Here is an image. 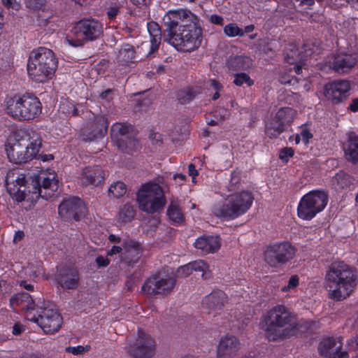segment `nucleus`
Wrapping results in <instances>:
<instances>
[{
	"label": "nucleus",
	"instance_id": "obj_1",
	"mask_svg": "<svg viewBox=\"0 0 358 358\" xmlns=\"http://www.w3.org/2000/svg\"><path fill=\"white\" fill-rule=\"evenodd\" d=\"M168 32V41L176 50L192 52L198 49L202 42V29L198 17L190 10H169L163 17Z\"/></svg>",
	"mask_w": 358,
	"mask_h": 358
},
{
	"label": "nucleus",
	"instance_id": "obj_2",
	"mask_svg": "<svg viewBox=\"0 0 358 358\" xmlns=\"http://www.w3.org/2000/svg\"><path fill=\"white\" fill-rule=\"evenodd\" d=\"M303 324L285 306L277 305L268 310L262 317L261 328L266 338L271 341L284 340L296 336Z\"/></svg>",
	"mask_w": 358,
	"mask_h": 358
},
{
	"label": "nucleus",
	"instance_id": "obj_3",
	"mask_svg": "<svg viewBox=\"0 0 358 358\" xmlns=\"http://www.w3.org/2000/svg\"><path fill=\"white\" fill-rule=\"evenodd\" d=\"M42 139L39 133L29 129L20 130L6 145L9 160L15 164L27 162L35 158L41 148Z\"/></svg>",
	"mask_w": 358,
	"mask_h": 358
},
{
	"label": "nucleus",
	"instance_id": "obj_4",
	"mask_svg": "<svg viewBox=\"0 0 358 358\" xmlns=\"http://www.w3.org/2000/svg\"><path fill=\"white\" fill-rule=\"evenodd\" d=\"M353 270L342 262L332 263L325 275L324 287L330 299L341 301L348 297L355 287Z\"/></svg>",
	"mask_w": 358,
	"mask_h": 358
},
{
	"label": "nucleus",
	"instance_id": "obj_5",
	"mask_svg": "<svg viewBox=\"0 0 358 358\" xmlns=\"http://www.w3.org/2000/svg\"><path fill=\"white\" fill-rule=\"evenodd\" d=\"M57 67V59L54 52L48 48L40 47L29 55L27 71L36 82L43 83L51 79Z\"/></svg>",
	"mask_w": 358,
	"mask_h": 358
},
{
	"label": "nucleus",
	"instance_id": "obj_6",
	"mask_svg": "<svg viewBox=\"0 0 358 358\" xmlns=\"http://www.w3.org/2000/svg\"><path fill=\"white\" fill-rule=\"evenodd\" d=\"M254 201V196L249 190H242L227 195L222 203L213 207V213L218 217L227 220H234L248 211Z\"/></svg>",
	"mask_w": 358,
	"mask_h": 358
},
{
	"label": "nucleus",
	"instance_id": "obj_7",
	"mask_svg": "<svg viewBox=\"0 0 358 358\" xmlns=\"http://www.w3.org/2000/svg\"><path fill=\"white\" fill-rule=\"evenodd\" d=\"M6 113L17 120H31L38 117L42 112L39 99L33 94L15 95L6 101Z\"/></svg>",
	"mask_w": 358,
	"mask_h": 358
},
{
	"label": "nucleus",
	"instance_id": "obj_8",
	"mask_svg": "<svg viewBox=\"0 0 358 358\" xmlns=\"http://www.w3.org/2000/svg\"><path fill=\"white\" fill-rule=\"evenodd\" d=\"M103 33V25L96 20L85 18L78 21L66 36L65 41L71 46L80 47L86 42L99 38Z\"/></svg>",
	"mask_w": 358,
	"mask_h": 358
},
{
	"label": "nucleus",
	"instance_id": "obj_9",
	"mask_svg": "<svg viewBox=\"0 0 358 358\" xmlns=\"http://www.w3.org/2000/svg\"><path fill=\"white\" fill-rule=\"evenodd\" d=\"M158 182L150 181L143 184L137 193L139 208L148 213H155L162 210L166 204V199Z\"/></svg>",
	"mask_w": 358,
	"mask_h": 358
},
{
	"label": "nucleus",
	"instance_id": "obj_10",
	"mask_svg": "<svg viewBox=\"0 0 358 358\" xmlns=\"http://www.w3.org/2000/svg\"><path fill=\"white\" fill-rule=\"evenodd\" d=\"M296 249L287 241L275 242L268 245L264 251L265 262L273 268H278L291 261Z\"/></svg>",
	"mask_w": 358,
	"mask_h": 358
},
{
	"label": "nucleus",
	"instance_id": "obj_11",
	"mask_svg": "<svg viewBox=\"0 0 358 358\" xmlns=\"http://www.w3.org/2000/svg\"><path fill=\"white\" fill-rule=\"evenodd\" d=\"M328 196L323 191H312L305 194L300 200L298 208V216L310 220L327 206Z\"/></svg>",
	"mask_w": 358,
	"mask_h": 358
},
{
	"label": "nucleus",
	"instance_id": "obj_12",
	"mask_svg": "<svg viewBox=\"0 0 358 358\" xmlns=\"http://www.w3.org/2000/svg\"><path fill=\"white\" fill-rule=\"evenodd\" d=\"M41 311L36 313V320L31 322H36L38 326L47 334L57 332L61 327L62 318L57 309L52 305L40 308Z\"/></svg>",
	"mask_w": 358,
	"mask_h": 358
},
{
	"label": "nucleus",
	"instance_id": "obj_13",
	"mask_svg": "<svg viewBox=\"0 0 358 358\" xmlns=\"http://www.w3.org/2000/svg\"><path fill=\"white\" fill-rule=\"evenodd\" d=\"M58 180L55 173H41L36 180H32V190H29L36 195L48 199L51 198L58 189Z\"/></svg>",
	"mask_w": 358,
	"mask_h": 358
},
{
	"label": "nucleus",
	"instance_id": "obj_14",
	"mask_svg": "<svg viewBox=\"0 0 358 358\" xmlns=\"http://www.w3.org/2000/svg\"><path fill=\"white\" fill-rule=\"evenodd\" d=\"M176 284L174 278L166 276H152L143 285L142 290L148 295H160L162 296L170 294Z\"/></svg>",
	"mask_w": 358,
	"mask_h": 358
},
{
	"label": "nucleus",
	"instance_id": "obj_15",
	"mask_svg": "<svg viewBox=\"0 0 358 358\" xmlns=\"http://www.w3.org/2000/svg\"><path fill=\"white\" fill-rule=\"evenodd\" d=\"M155 349V341L141 331H138L135 341L130 342L127 347V352L134 358H150L154 355Z\"/></svg>",
	"mask_w": 358,
	"mask_h": 358
},
{
	"label": "nucleus",
	"instance_id": "obj_16",
	"mask_svg": "<svg viewBox=\"0 0 358 358\" xmlns=\"http://www.w3.org/2000/svg\"><path fill=\"white\" fill-rule=\"evenodd\" d=\"M10 306L15 311H22L27 320L31 321L36 320V313L39 308H36L31 296L24 292L18 293L10 299Z\"/></svg>",
	"mask_w": 358,
	"mask_h": 358
},
{
	"label": "nucleus",
	"instance_id": "obj_17",
	"mask_svg": "<svg viewBox=\"0 0 358 358\" xmlns=\"http://www.w3.org/2000/svg\"><path fill=\"white\" fill-rule=\"evenodd\" d=\"M285 59L286 62L290 65L288 68L290 75L288 76L282 75L280 80L284 84H291L294 77L292 73L294 71L295 74H299L301 72L305 58L304 56L299 52L295 45H290V48L286 50ZM294 81H295V80H294Z\"/></svg>",
	"mask_w": 358,
	"mask_h": 358
},
{
	"label": "nucleus",
	"instance_id": "obj_18",
	"mask_svg": "<svg viewBox=\"0 0 358 358\" xmlns=\"http://www.w3.org/2000/svg\"><path fill=\"white\" fill-rule=\"evenodd\" d=\"M7 191L10 196L20 202L25 199L26 180L22 173L17 171H10L6 178Z\"/></svg>",
	"mask_w": 358,
	"mask_h": 358
},
{
	"label": "nucleus",
	"instance_id": "obj_19",
	"mask_svg": "<svg viewBox=\"0 0 358 358\" xmlns=\"http://www.w3.org/2000/svg\"><path fill=\"white\" fill-rule=\"evenodd\" d=\"M59 214L64 219L73 218L79 220L85 216L87 208L84 202L77 197H73L63 201L58 208Z\"/></svg>",
	"mask_w": 358,
	"mask_h": 358
},
{
	"label": "nucleus",
	"instance_id": "obj_20",
	"mask_svg": "<svg viewBox=\"0 0 358 358\" xmlns=\"http://www.w3.org/2000/svg\"><path fill=\"white\" fill-rule=\"evenodd\" d=\"M55 280L63 289H76L80 281L78 271L72 266H59L55 274Z\"/></svg>",
	"mask_w": 358,
	"mask_h": 358
},
{
	"label": "nucleus",
	"instance_id": "obj_21",
	"mask_svg": "<svg viewBox=\"0 0 358 358\" xmlns=\"http://www.w3.org/2000/svg\"><path fill=\"white\" fill-rule=\"evenodd\" d=\"M105 178V171L97 165L85 166L78 176L79 182L82 186H98L104 182Z\"/></svg>",
	"mask_w": 358,
	"mask_h": 358
},
{
	"label": "nucleus",
	"instance_id": "obj_22",
	"mask_svg": "<svg viewBox=\"0 0 358 358\" xmlns=\"http://www.w3.org/2000/svg\"><path fill=\"white\" fill-rule=\"evenodd\" d=\"M241 348V341L236 336L226 335L220 339L217 347V358H234Z\"/></svg>",
	"mask_w": 358,
	"mask_h": 358
},
{
	"label": "nucleus",
	"instance_id": "obj_23",
	"mask_svg": "<svg viewBox=\"0 0 358 358\" xmlns=\"http://www.w3.org/2000/svg\"><path fill=\"white\" fill-rule=\"evenodd\" d=\"M227 302V294L220 289H216L203 298L202 305L208 314L215 315L224 308Z\"/></svg>",
	"mask_w": 358,
	"mask_h": 358
},
{
	"label": "nucleus",
	"instance_id": "obj_24",
	"mask_svg": "<svg viewBox=\"0 0 358 358\" xmlns=\"http://www.w3.org/2000/svg\"><path fill=\"white\" fill-rule=\"evenodd\" d=\"M108 123L104 116H97L94 120L87 123L82 130L83 139L92 141L96 138L102 137L106 133Z\"/></svg>",
	"mask_w": 358,
	"mask_h": 358
},
{
	"label": "nucleus",
	"instance_id": "obj_25",
	"mask_svg": "<svg viewBox=\"0 0 358 358\" xmlns=\"http://www.w3.org/2000/svg\"><path fill=\"white\" fill-rule=\"evenodd\" d=\"M342 340L338 338V341L335 338L329 337L322 341L320 344L318 350L320 354L329 358H348L346 352H341Z\"/></svg>",
	"mask_w": 358,
	"mask_h": 358
},
{
	"label": "nucleus",
	"instance_id": "obj_26",
	"mask_svg": "<svg viewBox=\"0 0 358 358\" xmlns=\"http://www.w3.org/2000/svg\"><path fill=\"white\" fill-rule=\"evenodd\" d=\"M350 88V83L346 80L334 82L325 86L324 95L327 99L336 103L346 97Z\"/></svg>",
	"mask_w": 358,
	"mask_h": 358
},
{
	"label": "nucleus",
	"instance_id": "obj_27",
	"mask_svg": "<svg viewBox=\"0 0 358 358\" xmlns=\"http://www.w3.org/2000/svg\"><path fill=\"white\" fill-rule=\"evenodd\" d=\"M143 252L141 245L135 241H129L123 245V252L120 255L122 262L128 264H133L140 259Z\"/></svg>",
	"mask_w": 358,
	"mask_h": 358
},
{
	"label": "nucleus",
	"instance_id": "obj_28",
	"mask_svg": "<svg viewBox=\"0 0 358 358\" xmlns=\"http://www.w3.org/2000/svg\"><path fill=\"white\" fill-rule=\"evenodd\" d=\"M194 246L203 254L214 253L221 246L220 238L213 236H201L196 240Z\"/></svg>",
	"mask_w": 358,
	"mask_h": 358
},
{
	"label": "nucleus",
	"instance_id": "obj_29",
	"mask_svg": "<svg viewBox=\"0 0 358 358\" xmlns=\"http://www.w3.org/2000/svg\"><path fill=\"white\" fill-rule=\"evenodd\" d=\"M357 63L355 55L341 53L334 57L332 66L336 71L344 73L350 71Z\"/></svg>",
	"mask_w": 358,
	"mask_h": 358
},
{
	"label": "nucleus",
	"instance_id": "obj_30",
	"mask_svg": "<svg viewBox=\"0 0 358 358\" xmlns=\"http://www.w3.org/2000/svg\"><path fill=\"white\" fill-rule=\"evenodd\" d=\"M345 157L352 164H358V136H350L343 147Z\"/></svg>",
	"mask_w": 358,
	"mask_h": 358
},
{
	"label": "nucleus",
	"instance_id": "obj_31",
	"mask_svg": "<svg viewBox=\"0 0 358 358\" xmlns=\"http://www.w3.org/2000/svg\"><path fill=\"white\" fill-rule=\"evenodd\" d=\"M136 52L133 45L124 43L119 50L116 59L121 65H127L136 61Z\"/></svg>",
	"mask_w": 358,
	"mask_h": 358
},
{
	"label": "nucleus",
	"instance_id": "obj_32",
	"mask_svg": "<svg viewBox=\"0 0 358 358\" xmlns=\"http://www.w3.org/2000/svg\"><path fill=\"white\" fill-rule=\"evenodd\" d=\"M167 215L174 223L180 224L185 220V216L178 201H171L167 209Z\"/></svg>",
	"mask_w": 358,
	"mask_h": 358
},
{
	"label": "nucleus",
	"instance_id": "obj_33",
	"mask_svg": "<svg viewBox=\"0 0 358 358\" xmlns=\"http://www.w3.org/2000/svg\"><path fill=\"white\" fill-rule=\"evenodd\" d=\"M228 67L234 71L244 70L251 66V59L245 56L231 57L227 62Z\"/></svg>",
	"mask_w": 358,
	"mask_h": 358
},
{
	"label": "nucleus",
	"instance_id": "obj_34",
	"mask_svg": "<svg viewBox=\"0 0 358 358\" xmlns=\"http://www.w3.org/2000/svg\"><path fill=\"white\" fill-rule=\"evenodd\" d=\"M296 111L291 108H281L275 114V119L282 123L285 127L286 124H290L294 119Z\"/></svg>",
	"mask_w": 358,
	"mask_h": 358
},
{
	"label": "nucleus",
	"instance_id": "obj_35",
	"mask_svg": "<svg viewBox=\"0 0 358 358\" xmlns=\"http://www.w3.org/2000/svg\"><path fill=\"white\" fill-rule=\"evenodd\" d=\"M148 29L151 36V48L155 50L158 48L161 41V29L158 24L151 22L148 24Z\"/></svg>",
	"mask_w": 358,
	"mask_h": 358
},
{
	"label": "nucleus",
	"instance_id": "obj_36",
	"mask_svg": "<svg viewBox=\"0 0 358 358\" xmlns=\"http://www.w3.org/2000/svg\"><path fill=\"white\" fill-rule=\"evenodd\" d=\"M284 128L282 123L273 118L266 123L265 132L268 137L276 138L283 131Z\"/></svg>",
	"mask_w": 358,
	"mask_h": 358
},
{
	"label": "nucleus",
	"instance_id": "obj_37",
	"mask_svg": "<svg viewBox=\"0 0 358 358\" xmlns=\"http://www.w3.org/2000/svg\"><path fill=\"white\" fill-rule=\"evenodd\" d=\"M354 181V178L350 175L344 173H338L334 178V184L337 189H345L349 187Z\"/></svg>",
	"mask_w": 358,
	"mask_h": 358
},
{
	"label": "nucleus",
	"instance_id": "obj_38",
	"mask_svg": "<svg viewBox=\"0 0 358 358\" xmlns=\"http://www.w3.org/2000/svg\"><path fill=\"white\" fill-rule=\"evenodd\" d=\"M131 127L126 123L117 122L111 127L112 136L117 141H121L122 138L129 134Z\"/></svg>",
	"mask_w": 358,
	"mask_h": 358
},
{
	"label": "nucleus",
	"instance_id": "obj_39",
	"mask_svg": "<svg viewBox=\"0 0 358 358\" xmlns=\"http://www.w3.org/2000/svg\"><path fill=\"white\" fill-rule=\"evenodd\" d=\"M199 93L200 89L198 87L185 89L178 92V99L184 104L192 100Z\"/></svg>",
	"mask_w": 358,
	"mask_h": 358
},
{
	"label": "nucleus",
	"instance_id": "obj_40",
	"mask_svg": "<svg viewBox=\"0 0 358 358\" xmlns=\"http://www.w3.org/2000/svg\"><path fill=\"white\" fill-rule=\"evenodd\" d=\"M126 192V185L121 181H117L111 184L108 189L109 196L115 198H120L124 196Z\"/></svg>",
	"mask_w": 358,
	"mask_h": 358
},
{
	"label": "nucleus",
	"instance_id": "obj_41",
	"mask_svg": "<svg viewBox=\"0 0 358 358\" xmlns=\"http://www.w3.org/2000/svg\"><path fill=\"white\" fill-rule=\"evenodd\" d=\"M135 211L133 206L129 204L124 205L120 210L118 215L119 221L123 223L129 222L134 217Z\"/></svg>",
	"mask_w": 358,
	"mask_h": 358
},
{
	"label": "nucleus",
	"instance_id": "obj_42",
	"mask_svg": "<svg viewBox=\"0 0 358 358\" xmlns=\"http://www.w3.org/2000/svg\"><path fill=\"white\" fill-rule=\"evenodd\" d=\"M223 31L229 37L243 36L244 35L243 29L240 28L236 23L227 24L224 27Z\"/></svg>",
	"mask_w": 358,
	"mask_h": 358
},
{
	"label": "nucleus",
	"instance_id": "obj_43",
	"mask_svg": "<svg viewBox=\"0 0 358 358\" xmlns=\"http://www.w3.org/2000/svg\"><path fill=\"white\" fill-rule=\"evenodd\" d=\"M241 184V171L238 170L232 171L231 179L227 186L228 191L232 193L235 192L240 188Z\"/></svg>",
	"mask_w": 358,
	"mask_h": 358
},
{
	"label": "nucleus",
	"instance_id": "obj_44",
	"mask_svg": "<svg viewBox=\"0 0 358 358\" xmlns=\"http://www.w3.org/2000/svg\"><path fill=\"white\" fill-rule=\"evenodd\" d=\"M234 83L237 86H241L243 83H246L250 87L254 84V82L248 74L241 73L235 75Z\"/></svg>",
	"mask_w": 358,
	"mask_h": 358
},
{
	"label": "nucleus",
	"instance_id": "obj_45",
	"mask_svg": "<svg viewBox=\"0 0 358 358\" xmlns=\"http://www.w3.org/2000/svg\"><path fill=\"white\" fill-rule=\"evenodd\" d=\"M190 265L192 268V271H202V276L204 277L206 272L208 271V265L203 260H198L193 262H190Z\"/></svg>",
	"mask_w": 358,
	"mask_h": 358
},
{
	"label": "nucleus",
	"instance_id": "obj_46",
	"mask_svg": "<svg viewBox=\"0 0 358 358\" xmlns=\"http://www.w3.org/2000/svg\"><path fill=\"white\" fill-rule=\"evenodd\" d=\"M59 110L66 114L76 115H77V109L74 107V105L69 101H63L62 102Z\"/></svg>",
	"mask_w": 358,
	"mask_h": 358
},
{
	"label": "nucleus",
	"instance_id": "obj_47",
	"mask_svg": "<svg viewBox=\"0 0 358 358\" xmlns=\"http://www.w3.org/2000/svg\"><path fill=\"white\" fill-rule=\"evenodd\" d=\"M299 283V278L298 275H292L289 280L288 284L281 288V291L283 292H286L290 289H295Z\"/></svg>",
	"mask_w": 358,
	"mask_h": 358
},
{
	"label": "nucleus",
	"instance_id": "obj_48",
	"mask_svg": "<svg viewBox=\"0 0 358 358\" xmlns=\"http://www.w3.org/2000/svg\"><path fill=\"white\" fill-rule=\"evenodd\" d=\"M192 273V268L190 263L179 267L177 270V275L180 278H186Z\"/></svg>",
	"mask_w": 358,
	"mask_h": 358
},
{
	"label": "nucleus",
	"instance_id": "obj_49",
	"mask_svg": "<svg viewBox=\"0 0 358 358\" xmlns=\"http://www.w3.org/2000/svg\"><path fill=\"white\" fill-rule=\"evenodd\" d=\"M99 99L106 103H109L113 99V90L111 89H108L103 92H102L99 94Z\"/></svg>",
	"mask_w": 358,
	"mask_h": 358
},
{
	"label": "nucleus",
	"instance_id": "obj_50",
	"mask_svg": "<svg viewBox=\"0 0 358 358\" xmlns=\"http://www.w3.org/2000/svg\"><path fill=\"white\" fill-rule=\"evenodd\" d=\"M120 5L115 4L108 8L107 16L110 20L115 18L120 12Z\"/></svg>",
	"mask_w": 358,
	"mask_h": 358
},
{
	"label": "nucleus",
	"instance_id": "obj_51",
	"mask_svg": "<svg viewBox=\"0 0 358 358\" xmlns=\"http://www.w3.org/2000/svg\"><path fill=\"white\" fill-rule=\"evenodd\" d=\"M210 87H213V89L215 91L214 94L213 95V99L216 100L220 97L219 92L222 89L221 85L216 81L215 80H210Z\"/></svg>",
	"mask_w": 358,
	"mask_h": 358
},
{
	"label": "nucleus",
	"instance_id": "obj_52",
	"mask_svg": "<svg viewBox=\"0 0 358 358\" xmlns=\"http://www.w3.org/2000/svg\"><path fill=\"white\" fill-rule=\"evenodd\" d=\"M43 0H26V5L32 9H39L43 6Z\"/></svg>",
	"mask_w": 358,
	"mask_h": 358
},
{
	"label": "nucleus",
	"instance_id": "obj_53",
	"mask_svg": "<svg viewBox=\"0 0 358 358\" xmlns=\"http://www.w3.org/2000/svg\"><path fill=\"white\" fill-rule=\"evenodd\" d=\"M294 155V150L292 148H284L280 152L279 157L283 161H287L289 157H292Z\"/></svg>",
	"mask_w": 358,
	"mask_h": 358
},
{
	"label": "nucleus",
	"instance_id": "obj_54",
	"mask_svg": "<svg viewBox=\"0 0 358 358\" xmlns=\"http://www.w3.org/2000/svg\"><path fill=\"white\" fill-rule=\"evenodd\" d=\"M95 262L98 267H106L110 264V260L107 257L99 255L96 257Z\"/></svg>",
	"mask_w": 358,
	"mask_h": 358
},
{
	"label": "nucleus",
	"instance_id": "obj_55",
	"mask_svg": "<svg viewBox=\"0 0 358 358\" xmlns=\"http://www.w3.org/2000/svg\"><path fill=\"white\" fill-rule=\"evenodd\" d=\"M348 347L350 350L358 351V335L349 339Z\"/></svg>",
	"mask_w": 358,
	"mask_h": 358
},
{
	"label": "nucleus",
	"instance_id": "obj_56",
	"mask_svg": "<svg viewBox=\"0 0 358 358\" xmlns=\"http://www.w3.org/2000/svg\"><path fill=\"white\" fill-rule=\"evenodd\" d=\"M2 2L3 5L8 8L18 10L20 8V4L17 2L16 0H2Z\"/></svg>",
	"mask_w": 358,
	"mask_h": 358
},
{
	"label": "nucleus",
	"instance_id": "obj_57",
	"mask_svg": "<svg viewBox=\"0 0 358 358\" xmlns=\"http://www.w3.org/2000/svg\"><path fill=\"white\" fill-rule=\"evenodd\" d=\"M66 350L68 352L77 355L82 354L85 351V348L82 345H78L77 347H68L66 348Z\"/></svg>",
	"mask_w": 358,
	"mask_h": 358
},
{
	"label": "nucleus",
	"instance_id": "obj_58",
	"mask_svg": "<svg viewBox=\"0 0 358 358\" xmlns=\"http://www.w3.org/2000/svg\"><path fill=\"white\" fill-rule=\"evenodd\" d=\"M300 135L301 136L302 141L305 143H308L309 139L313 137V135L310 134L309 130L306 128H303L301 129Z\"/></svg>",
	"mask_w": 358,
	"mask_h": 358
},
{
	"label": "nucleus",
	"instance_id": "obj_59",
	"mask_svg": "<svg viewBox=\"0 0 358 358\" xmlns=\"http://www.w3.org/2000/svg\"><path fill=\"white\" fill-rule=\"evenodd\" d=\"M24 331V327L22 324L20 323H15L13 327L12 333L15 336H18L20 335Z\"/></svg>",
	"mask_w": 358,
	"mask_h": 358
},
{
	"label": "nucleus",
	"instance_id": "obj_60",
	"mask_svg": "<svg viewBox=\"0 0 358 358\" xmlns=\"http://www.w3.org/2000/svg\"><path fill=\"white\" fill-rule=\"evenodd\" d=\"M210 21L213 24L222 25L224 21V19L222 16L217 15H212L210 17Z\"/></svg>",
	"mask_w": 358,
	"mask_h": 358
},
{
	"label": "nucleus",
	"instance_id": "obj_61",
	"mask_svg": "<svg viewBox=\"0 0 358 358\" xmlns=\"http://www.w3.org/2000/svg\"><path fill=\"white\" fill-rule=\"evenodd\" d=\"M189 175L192 177V182H195V178L198 175V171L195 169L193 164H189L188 166Z\"/></svg>",
	"mask_w": 358,
	"mask_h": 358
},
{
	"label": "nucleus",
	"instance_id": "obj_62",
	"mask_svg": "<svg viewBox=\"0 0 358 358\" xmlns=\"http://www.w3.org/2000/svg\"><path fill=\"white\" fill-rule=\"evenodd\" d=\"M122 252H123V248H121L120 246L114 245L112 247L110 250H109L107 252L108 255L112 256L113 255L116 254H122Z\"/></svg>",
	"mask_w": 358,
	"mask_h": 358
},
{
	"label": "nucleus",
	"instance_id": "obj_63",
	"mask_svg": "<svg viewBox=\"0 0 358 358\" xmlns=\"http://www.w3.org/2000/svg\"><path fill=\"white\" fill-rule=\"evenodd\" d=\"M173 179L179 185L186 180V176L182 173H177L173 176Z\"/></svg>",
	"mask_w": 358,
	"mask_h": 358
},
{
	"label": "nucleus",
	"instance_id": "obj_64",
	"mask_svg": "<svg viewBox=\"0 0 358 358\" xmlns=\"http://www.w3.org/2000/svg\"><path fill=\"white\" fill-rule=\"evenodd\" d=\"M19 285L21 287L24 288L28 291L34 290V285L26 280H21L19 282Z\"/></svg>",
	"mask_w": 358,
	"mask_h": 358
}]
</instances>
